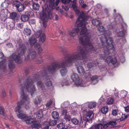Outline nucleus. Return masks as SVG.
I'll use <instances>...</instances> for the list:
<instances>
[{
    "instance_id": "f257e3e1",
    "label": "nucleus",
    "mask_w": 129,
    "mask_h": 129,
    "mask_svg": "<svg viewBox=\"0 0 129 129\" xmlns=\"http://www.w3.org/2000/svg\"><path fill=\"white\" fill-rule=\"evenodd\" d=\"M84 15L83 12H80V15L77 19L76 24L78 27L74 28L69 30L68 34L72 37H74L78 34L79 31L78 27H81L80 34L81 37L79 39V42L82 44V45L79 46L77 48V51L79 52H76L77 54H79L82 57L89 54V53L94 50V48L90 43V36L89 34L86 32V28L85 25L86 23L84 18Z\"/></svg>"
},
{
    "instance_id": "f03ea898",
    "label": "nucleus",
    "mask_w": 129,
    "mask_h": 129,
    "mask_svg": "<svg viewBox=\"0 0 129 129\" xmlns=\"http://www.w3.org/2000/svg\"><path fill=\"white\" fill-rule=\"evenodd\" d=\"M34 81L31 79H27L23 84L20 86V94L22 100L21 101L19 102L17 104V106L15 109L16 112H18L19 113L17 115L18 117L21 119L22 120L26 121L27 124L32 123L35 121L34 119H31L30 116H26L24 114H23L22 110H21V106L24 103V104H27L25 106V108L27 109L29 108V99L28 95L25 94L27 92L30 93L31 95L33 96V94L35 91V86L33 83Z\"/></svg>"
},
{
    "instance_id": "7ed1b4c3",
    "label": "nucleus",
    "mask_w": 129,
    "mask_h": 129,
    "mask_svg": "<svg viewBox=\"0 0 129 129\" xmlns=\"http://www.w3.org/2000/svg\"><path fill=\"white\" fill-rule=\"evenodd\" d=\"M77 53H74L70 57H66L62 61L52 66L49 67L48 69L49 72L52 73L58 69H61L60 72L61 75L63 76L65 75L67 72V70L65 68L66 66H68L69 64L74 62L77 60H82L84 62L86 59L87 57L85 56H85L82 57L79 54H77Z\"/></svg>"
},
{
    "instance_id": "20e7f679",
    "label": "nucleus",
    "mask_w": 129,
    "mask_h": 129,
    "mask_svg": "<svg viewBox=\"0 0 129 129\" xmlns=\"http://www.w3.org/2000/svg\"><path fill=\"white\" fill-rule=\"evenodd\" d=\"M98 29L100 33H102V36L100 37V39L102 44V47L104 48L103 51L105 55H108L113 52L115 50L112 44L113 40L108 35L107 31L105 30L103 26H100L98 27Z\"/></svg>"
},
{
    "instance_id": "39448f33",
    "label": "nucleus",
    "mask_w": 129,
    "mask_h": 129,
    "mask_svg": "<svg viewBox=\"0 0 129 129\" xmlns=\"http://www.w3.org/2000/svg\"><path fill=\"white\" fill-rule=\"evenodd\" d=\"M71 78L74 82L75 85L78 87H86L88 86L91 83L90 81H87V78L86 79L85 83H83L82 80L79 79L78 75L76 73H73L71 76Z\"/></svg>"
},
{
    "instance_id": "423d86ee",
    "label": "nucleus",
    "mask_w": 129,
    "mask_h": 129,
    "mask_svg": "<svg viewBox=\"0 0 129 129\" xmlns=\"http://www.w3.org/2000/svg\"><path fill=\"white\" fill-rule=\"evenodd\" d=\"M20 55L17 56L16 55H13L11 56L9 59V67L10 68H13L14 67L13 61L14 60L17 63H20L22 61L20 57Z\"/></svg>"
},
{
    "instance_id": "0eeeda50",
    "label": "nucleus",
    "mask_w": 129,
    "mask_h": 129,
    "mask_svg": "<svg viewBox=\"0 0 129 129\" xmlns=\"http://www.w3.org/2000/svg\"><path fill=\"white\" fill-rule=\"evenodd\" d=\"M59 1V0H50L49 6L47 5V8H45V12L48 13V9L50 10L51 6L52 9H54L55 6L58 5Z\"/></svg>"
},
{
    "instance_id": "6e6552de",
    "label": "nucleus",
    "mask_w": 129,
    "mask_h": 129,
    "mask_svg": "<svg viewBox=\"0 0 129 129\" xmlns=\"http://www.w3.org/2000/svg\"><path fill=\"white\" fill-rule=\"evenodd\" d=\"M126 24L123 23L122 25L120 26V28L119 29V32L117 33L118 36L119 37L123 36L126 32Z\"/></svg>"
},
{
    "instance_id": "1a4fd4ad",
    "label": "nucleus",
    "mask_w": 129,
    "mask_h": 129,
    "mask_svg": "<svg viewBox=\"0 0 129 129\" xmlns=\"http://www.w3.org/2000/svg\"><path fill=\"white\" fill-rule=\"evenodd\" d=\"M75 64L78 73H79L85 75L86 74L84 69L82 66L81 63L80 62H77Z\"/></svg>"
},
{
    "instance_id": "9d476101",
    "label": "nucleus",
    "mask_w": 129,
    "mask_h": 129,
    "mask_svg": "<svg viewBox=\"0 0 129 129\" xmlns=\"http://www.w3.org/2000/svg\"><path fill=\"white\" fill-rule=\"evenodd\" d=\"M27 53H28V55L26 58V59H29L30 60H32L36 58V52L32 49H29Z\"/></svg>"
},
{
    "instance_id": "9b49d317",
    "label": "nucleus",
    "mask_w": 129,
    "mask_h": 129,
    "mask_svg": "<svg viewBox=\"0 0 129 129\" xmlns=\"http://www.w3.org/2000/svg\"><path fill=\"white\" fill-rule=\"evenodd\" d=\"M103 59L105 60L106 62L108 63H111L113 64H115L117 61L115 58L113 59L110 56L104 57Z\"/></svg>"
},
{
    "instance_id": "f8f14e48",
    "label": "nucleus",
    "mask_w": 129,
    "mask_h": 129,
    "mask_svg": "<svg viewBox=\"0 0 129 129\" xmlns=\"http://www.w3.org/2000/svg\"><path fill=\"white\" fill-rule=\"evenodd\" d=\"M30 12H27L25 14L21 15L20 17L21 20L24 22L27 21L30 16Z\"/></svg>"
},
{
    "instance_id": "ddd939ff",
    "label": "nucleus",
    "mask_w": 129,
    "mask_h": 129,
    "mask_svg": "<svg viewBox=\"0 0 129 129\" xmlns=\"http://www.w3.org/2000/svg\"><path fill=\"white\" fill-rule=\"evenodd\" d=\"M95 127V129H102L106 128L109 126V124L108 123L103 124H99L97 125H94Z\"/></svg>"
},
{
    "instance_id": "4468645a",
    "label": "nucleus",
    "mask_w": 129,
    "mask_h": 129,
    "mask_svg": "<svg viewBox=\"0 0 129 129\" xmlns=\"http://www.w3.org/2000/svg\"><path fill=\"white\" fill-rule=\"evenodd\" d=\"M75 1H76V0ZM75 1L73 2H71L73 3V4H70L69 6L71 7H72L73 9L75 11L76 14L78 15L80 12V10L78 9H77L76 3L74 2Z\"/></svg>"
},
{
    "instance_id": "2eb2a0df",
    "label": "nucleus",
    "mask_w": 129,
    "mask_h": 129,
    "mask_svg": "<svg viewBox=\"0 0 129 129\" xmlns=\"http://www.w3.org/2000/svg\"><path fill=\"white\" fill-rule=\"evenodd\" d=\"M0 69L1 70V71L3 72H4L6 71L5 60H3L0 62Z\"/></svg>"
},
{
    "instance_id": "dca6fc26",
    "label": "nucleus",
    "mask_w": 129,
    "mask_h": 129,
    "mask_svg": "<svg viewBox=\"0 0 129 129\" xmlns=\"http://www.w3.org/2000/svg\"><path fill=\"white\" fill-rule=\"evenodd\" d=\"M41 19L43 21V24L45 28L46 27V24L44 23L47 20V14L46 13L41 14H40Z\"/></svg>"
},
{
    "instance_id": "f3484780",
    "label": "nucleus",
    "mask_w": 129,
    "mask_h": 129,
    "mask_svg": "<svg viewBox=\"0 0 129 129\" xmlns=\"http://www.w3.org/2000/svg\"><path fill=\"white\" fill-rule=\"evenodd\" d=\"M28 42L31 46L35 45L36 43L37 40L33 37L31 36L29 38Z\"/></svg>"
},
{
    "instance_id": "a211bd4d",
    "label": "nucleus",
    "mask_w": 129,
    "mask_h": 129,
    "mask_svg": "<svg viewBox=\"0 0 129 129\" xmlns=\"http://www.w3.org/2000/svg\"><path fill=\"white\" fill-rule=\"evenodd\" d=\"M31 119H34L35 120V121L34 122H33L32 123H32L33 124L31 125V127H32L34 128H38V127H40V125L39 124L37 123H36V121L35 118H31Z\"/></svg>"
},
{
    "instance_id": "6ab92c4d",
    "label": "nucleus",
    "mask_w": 129,
    "mask_h": 129,
    "mask_svg": "<svg viewBox=\"0 0 129 129\" xmlns=\"http://www.w3.org/2000/svg\"><path fill=\"white\" fill-rule=\"evenodd\" d=\"M98 77L96 76H92L91 79V84H94L98 82Z\"/></svg>"
},
{
    "instance_id": "aec40b11",
    "label": "nucleus",
    "mask_w": 129,
    "mask_h": 129,
    "mask_svg": "<svg viewBox=\"0 0 129 129\" xmlns=\"http://www.w3.org/2000/svg\"><path fill=\"white\" fill-rule=\"evenodd\" d=\"M23 33L25 35L28 36L31 34V31L30 29L29 28H25L23 31Z\"/></svg>"
},
{
    "instance_id": "412c9836",
    "label": "nucleus",
    "mask_w": 129,
    "mask_h": 129,
    "mask_svg": "<svg viewBox=\"0 0 129 129\" xmlns=\"http://www.w3.org/2000/svg\"><path fill=\"white\" fill-rule=\"evenodd\" d=\"M93 113V112L90 110L87 111L86 112H83L84 116L88 117H90Z\"/></svg>"
},
{
    "instance_id": "4be33fe9",
    "label": "nucleus",
    "mask_w": 129,
    "mask_h": 129,
    "mask_svg": "<svg viewBox=\"0 0 129 129\" xmlns=\"http://www.w3.org/2000/svg\"><path fill=\"white\" fill-rule=\"evenodd\" d=\"M25 7L24 4L21 3L17 8V9L19 12H21L23 11Z\"/></svg>"
},
{
    "instance_id": "5701e85b",
    "label": "nucleus",
    "mask_w": 129,
    "mask_h": 129,
    "mask_svg": "<svg viewBox=\"0 0 129 129\" xmlns=\"http://www.w3.org/2000/svg\"><path fill=\"white\" fill-rule=\"evenodd\" d=\"M92 23L93 25L96 26H98L101 24L100 22L96 19L92 20Z\"/></svg>"
},
{
    "instance_id": "b1692460",
    "label": "nucleus",
    "mask_w": 129,
    "mask_h": 129,
    "mask_svg": "<svg viewBox=\"0 0 129 129\" xmlns=\"http://www.w3.org/2000/svg\"><path fill=\"white\" fill-rule=\"evenodd\" d=\"M21 49L20 53L21 55H23L26 51V47L24 45H22L21 47Z\"/></svg>"
},
{
    "instance_id": "393cba45",
    "label": "nucleus",
    "mask_w": 129,
    "mask_h": 129,
    "mask_svg": "<svg viewBox=\"0 0 129 129\" xmlns=\"http://www.w3.org/2000/svg\"><path fill=\"white\" fill-rule=\"evenodd\" d=\"M108 111V108L107 106H105L102 107L101 109V111L102 113L105 114Z\"/></svg>"
},
{
    "instance_id": "a878e982",
    "label": "nucleus",
    "mask_w": 129,
    "mask_h": 129,
    "mask_svg": "<svg viewBox=\"0 0 129 129\" xmlns=\"http://www.w3.org/2000/svg\"><path fill=\"white\" fill-rule=\"evenodd\" d=\"M43 116V114L42 110L38 111L36 114V117L38 119H40Z\"/></svg>"
},
{
    "instance_id": "bb28decb",
    "label": "nucleus",
    "mask_w": 129,
    "mask_h": 129,
    "mask_svg": "<svg viewBox=\"0 0 129 129\" xmlns=\"http://www.w3.org/2000/svg\"><path fill=\"white\" fill-rule=\"evenodd\" d=\"M58 113L56 111H54L52 113V116L54 119H56L59 117Z\"/></svg>"
},
{
    "instance_id": "cd10ccee",
    "label": "nucleus",
    "mask_w": 129,
    "mask_h": 129,
    "mask_svg": "<svg viewBox=\"0 0 129 129\" xmlns=\"http://www.w3.org/2000/svg\"><path fill=\"white\" fill-rule=\"evenodd\" d=\"M88 107L90 109H92L94 108L96 106L95 102H90L89 103Z\"/></svg>"
},
{
    "instance_id": "c85d7f7f",
    "label": "nucleus",
    "mask_w": 129,
    "mask_h": 129,
    "mask_svg": "<svg viewBox=\"0 0 129 129\" xmlns=\"http://www.w3.org/2000/svg\"><path fill=\"white\" fill-rule=\"evenodd\" d=\"M35 48L36 49L38 50V52L40 53L42 51V50L41 48L40 45L39 44H37L35 46Z\"/></svg>"
},
{
    "instance_id": "c756f323",
    "label": "nucleus",
    "mask_w": 129,
    "mask_h": 129,
    "mask_svg": "<svg viewBox=\"0 0 129 129\" xmlns=\"http://www.w3.org/2000/svg\"><path fill=\"white\" fill-rule=\"evenodd\" d=\"M71 121L75 125H77L79 123V121L75 118H73L71 119Z\"/></svg>"
},
{
    "instance_id": "7c9ffc66",
    "label": "nucleus",
    "mask_w": 129,
    "mask_h": 129,
    "mask_svg": "<svg viewBox=\"0 0 129 129\" xmlns=\"http://www.w3.org/2000/svg\"><path fill=\"white\" fill-rule=\"evenodd\" d=\"M56 123V122L55 120H50L49 121L48 124L51 126H54Z\"/></svg>"
},
{
    "instance_id": "2f4dec72",
    "label": "nucleus",
    "mask_w": 129,
    "mask_h": 129,
    "mask_svg": "<svg viewBox=\"0 0 129 129\" xmlns=\"http://www.w3.org/2000/svg\"><path fill=\"white\" fill-rule=\"evenodd\" d=\"M20 4L21 3L17 1H15L13 2V6L17 8Z\"/></svg>"
},
{
    "instance_id": "473e14b6",
    "label": "nucleus",
    "mask_w": 129,
    "mask_h": 129,
    "mask_svg": "<svg viewBox=\"0 0 129 129\" xmlns=\"http://www.w3.org/2000/svg\"><path fill=\"white\" fill-rule=\"evenodd\" d=\"M69 103L67 101L62 103L61 105V107L62 108L67 107L69 106Z\"/></svg>"
},
{
    "instance_id": "72a5a7b5",
    "label": "nucleus",
    "mask_w": 129,
    "mask_h": 129,
    "mask_svg": "<svg viewBox=\"0 0 129 129\" xmlns=\"http://www.w3.org/2000/svg\"><path fill=\"white\" fill-rule=\"evenodd\" d=\"M33 8L35 10H38L40 7V6L38 4L34 3L33 5Z\"/></svg>"
},
{
    "instance_id": "f704fd0d",
    "label": "nucleus",
    "mask_w": 129,
    "mask_h": 129,
    "mask_svg": "<svg viewBox=\"0 0 129 129\" xmlns=\"http://www.w3.org/2000/svg\"><path fill=\"white\" fill-rule=\"evenodd\" d=\"M17 14L15 12H13L10 14V17L13 19H15L17 17Z\"/></svg>"
},
{
    "instance_id": "c9c22d12",
    "label": "nucleus",
    "mask_w": 129,
    "mask_h": 129,
    "mask_svg": "<svg viewBox=\"0 0 129 129\" xmlns=\"http://www.w3.org/2000/svg\"><path fill=\"white\" fill-rule=\"evenodd\" d=\"M41 101V100L39 98H37L34 101V104L37 106L38 104H40Z\"/></svg>"
},
{
    "instance_id": "e433bc0d",
    "label": "nucleus",
    "mask_w": 129,
    "mask_h": 129,
    "mask_svg": "<svg viewBox=\"0 0 129 129\" xmlns=\"http://www.w3.org/2000/svg\"><path fill=\"white\" fill-rule=\"evenodd\" d=\"M113 102V98H110L107 99V103L108 104H112Z\"/></svg>"
},
{
    "instance_id": "4c0bfd02",
    "label": "nucleus",
    "mask_w": 129,
    "mask_h": 129,
    "mask_svg": "<svg viewBox=\"0 0 129 129\" xmlns=\"http://www.w3.org/2000/svg\"><path fill=\"white\" fill-rule=\"evenodd\" d=\"M64 4H68L70 2H73L75 0H60Z\"/></svg>"
},
{
    "instance_id": "58836bf2",
    "label": "nucleus",
    "mask_w": 129,
    "mask_h": 129,
    "mask_svg": "<svg viewBox=\"0 0 129 129\" xmlns=\"http://www.w3.org/2000/svg\"><path fill=\"white\" fill-rule=\"evenodd\" d=\"M77 108L75 107L74 109L73 108L72 111L71 112V114L73 115H76L78 111L77 110Z\"/></svg>"
},
{
    "instance_id": "ea45409f",
    "label": "nucleus",
    "mask_w": 129,
    "mask_h": 129,
    "mask_svg": "<svg viewBox=\"0 0 129 129\" xmlns=\"http://www.w3.org/2000/svg\"><path fill=\"white\" fill-rule=\"evenodd\" d=\"M57 127L59 129H62L64 127V124L62 123H60L57 125Z\"/></svg>"
},
{
    "instance_id": "a19ab883",
    "label": "nucleus",
    "mask_w": 129,
    "mask_h": 129,
    "mask_svg": "<svg viewBox=\"0 0 129 129\" xmlns=\"http://www.w3.org/2000/svg\"><path fill=\"white\" fill-rule=\"evenodd\" d=\"M122 114L121 116V118H120L119 119L120 120L122 121L123 120L126 119L127 117V115L123 114L122 113H121Z\"/></svg>"
},
{
    "instance_id": "79ce46f5",
    "label": "nucleus",
    "mask_w": 129,
    "mask_h": 129,
    "mask_svg": "<svg viewBox=\"0 0 129 129\" xmlns=\"http://www.w3.org/2000/svg\"><path fill=\"white\" fill-rule=\"evenodd\" d=\"M82 111L83 113L85 112H86L87 110V107L85 105H83L82 106Z\"/></svg>"
},
{
    "instance_id": "37998d69",
    "label": "nucleus",
    "mask_w": 129,
    "mask_h": 129,
    "mask_svg": "<svg viewBox=\"0 0 129 129\" xmlns=\"http://www.w3.org/2000/svg\"><path fill=\"white\" fill-rule=\"evenodd\" d=\"M52 84L50 80L48 79L46 83V85L47 86H50L52 85Z\"/></svg>"
},
{
    "instance_id": "c03bdc74",
    "label": "nucleus",
    "mask_w": 129,
    "mask_h": 129,
    "mask_svg": "<svg viewBox=\"0 0 129 129\" xmlns=\"http://www.w3.org/2000/svg\"><path fill=\"white\" fill-rule=\"evenodd\" d=\"M42 34V31L41 30H39L37 31L36 33V36L37 38L39 37Z\"/></svg>"
},
{
    "instance_id": "a18cd8bd",
    "label": "nucleus",
    "mask_w": 129,
    "mask_h": 129,
    "mask_svg": "<svg viewBox=\"0 0 129 129\" xmlns=\"http://www.w3.org/2000/svg\"><path fill=\"white\" fill-rule=\"evenodd\" d=\"M118 110V109H114L113 110L112 114L114 116H116L117 115Z\"/></svg>"
},
{
    "instance_id": "49530a36",
    "label": "nucleus",
    "mask_w": 129,
    "mask_h": 129,
    "mask_svg": "<svg viewBox=\"0 0 129 129\" xmlns=\"http://www.w3.org/2000/svg\"><path fill=\"white\" fill-rule=\"evenodd\" d=\"M45 39V34H43L42 36L41 37L40 41L42 42H44Z\"/></svg>"
},
{
    "instance_id": "de8ad7c7",
    "label": "nucleus",
    "mask_w": 129,
    "mask_h": 129,
    "mask_svg": "<svg viewBox=\"0 0 129 129\" xmlns=\"http://www.w3.org/2000/svg\"><path fill=\"white\" fill-rule=\"evenodd\" d=\"M109 124V125H110L112 126H114L116 125L117 123L115 121H110L109 123H107Z\"/></svg>"
},
{
    "instance_id": "09e8293b",
    "label": "nucleus",
    "mask_w": 129,
    "mask_h": 129,
    "mask_svg": "<svg viewBox=\"0 0 129 129\" xmlns=\"http://www.w3.org/2000/svg\"><path fill=\"white\" fill-rule=\"evenodd\" d=\"M71 117L70 115L66 114L64 116V119L67 121H70V120Z\"/></svg>"
},
{
    "instance_id": "8fccbe9b",
    "label": "nucleus",
    "mask_w": 129,
    "mask_h": 129,
    "mask_svg": "<svg viewBox=\"0 0 129 129\" xmlns=\"http://www.w3.org/2000/svg\"><path fill=\"white\" fill-rule=\"evenodd\" d=\"M127 93L126 91L123 90L121 91V95L122 96V97L123 98L126 96Z\"/></svg>"
},
{
    "instance_id": "3c124183",
    "label": "nucleus",
    "mask_w": 129,
    "mask_h": 129,
    "mask_svg": "<svg viewBox=\"0 0 129 129\" xmlns=\"http://www.w3.org/2000/svg\"><path fill=\"white\" fill-rule=\"evenodd\" d=\"M37 85L38 87H41L43 89L44 88L41 82L40 81H38L37 83Z\"/></svg>"
},
{
    "instance_id": "603ef678",
    "label": "nucleus",
    "mask_w": 129,
    "mask_h": 129,
    "mask_svg": "<svg viewBox=\"0 0 129 129\" xmlns=\"http://www.w3.org/2000/svg\"><path fill=\"white\" fill-rule=\"evenodd\" d=\"M29 22L30 24L33 25L36 24V21L35 19H31L29 20Z\"/></svg>"
},
{
    "instance_id": "864d4df0",
    "label": "nucleus",
    "mask_w": 129,
    "mask_h": 129,
    "mask_svg": "<svg viewBox=\"0 0 129 129\" xmlns=\"http://www.w3.org/2000/svg\"><path fill=\"white\" fill-rule=\"evenodd\" d=\"M17 26L19 28L21 29L23 28V25L21 23H19L17 24Z\"/></svg>"
},
{
    "instance_id": "5fc2aeb1",
    "label": "nucleus",
    "mask_w": 129,
    "mask_h": 129,
    "mask_svg": "<svg viewBox=\"0 0 129 129\" xmlns=\"http://www.w3.org/2000/svg\"><path fill=\"white\" fill-rule=\"evenodd\" d=\"M0 114L3 116H4V109L2 107H0Z\"/></svg>"
},
{
    "instance_id": "6e6d98bb",
    "label": "nucleus",
    "mask_w": 129,
    "mask_h": 129,
    "mask_svg": "<svg viewBox=\"0 0 129 129\" xmlns=\"http://www.w3.org/2000/svg\"><path fill=\"white\" fill-rule=\"evenodd\" d=\"M52 101L50 100L46 104V106L47 107H49L52 104Z\"/></svg>"
},
{
    "instance_id": "4d7b16f0",
    "label": "nucleus",
    "mask_w": 129,
    "mask_h": 129,
    "mask_svg": "<svg viewBox=\"0 0 129 129\" xmlns=\"http://www.w3.org/2000/svg\"><path fill=\"white\" fill-rule=\"evenodd\" d=\"M13 0H5L4 3H7L8 4L11 3Z\"/></svg>"
},
{
    "instance_id": "13d9d810",
    "label": "nucleus",
    "mask_w": 129,
    "mask_h": 129,
    "mask_svg": "<svg viewBox=\"0 0 129 129\" xmlns=\"http://www.w3.org/2000/svg\"><path fill=\"white\" fill-rule=\"evenodd\" d=\"M62 8L66 11L69 10V8L67 5H65L64 6L62 5Z\"/></svg>"
},
{
    "instance_id": "bf43d9fd",
    "label": "nucleus",
    "mask_w": 129,
    "mask_h": 129,
    "mask_svg": "<svg viewBox=\"0 0 129 129\" xmlns=\"http://www.w3.org/2000/svg\"><path fill=\"white\" fill-rule=\"evenodd\" d=\"M125 110L126 112H129V106L124 107Z\"/></svg>"
},
{
    "instance_id": "052dcab7",
    "label": "nucleus",
    "mask_w": 129,
    "mask_h": 129,
    "mask_svg": "<svg viewBox=\"0 0 129 129\" xmlns=\"http://www.w3.org/2000/svg\"><path fill=\"white\" fill-rule=\"evenodd\" d=\"M120 61L122 63H123L125 61V59L123 56H122L121 58Z\"/></svg>"
},
{
    "instance_id": "680f3d73",
    "label": "nucleus",
    "mask_w": 129,
    "mask_h": 129,
    "mask_svg": "<svg viewBox=\"0 0 129 129\" xmlns=\"http://www.w3.org/2000/svg\"><path fill=\"white\" fill-rule=\"evenodd\" d=\"M62 113L63 114H66L67 113V111L66 109H63L62 111Z\"/></svg>"
},
{
    "instance_id": "e2e57ef3",
    "label": "nucleus",
    "mask_w": 129,
    "mask_h": 129,
    "mask_svg": "<svg viewBox=\"0 0 129 129\" xmlns=\"http://www.w3.org/2000/svg\"><path fill=\"white\" fill-rule=\"evenodd\" d=\"M81 6V7L82 8H86L87 6L86 5V4H84V3L83 4H82V5Z\"/></svg>"
},
{
    "instance_id": "0e129e2a",
    "label": "nucleus",
    "mask_w": 129,
    "mask_h": 129,
    "mask_svg": "<svg viewBox=\"0 0 129 129\" xmlns=\"http://www.w3.org/2000/svg\"><path fill=\"white\" fill-rule=\"evenodd\" d=\"M63 83H61L62 86H63L64 85H66L67 84V82L66 81H64L62 82Z\"/></svg>"
},
{
    "instance_id": "69168bd1",
    "label": "nucleus",
    "mask_w": 129,
    "mask_h": 129,
    "mask_svg": "<svg viewBox=\"0 0 129 129\" xmlns=\"http://www.w3.org/2000/svg\"><path fill=\"white\" fill-rule=\"evenodd\" d=\"M87 66L88 68H91L92 66L91 63H88L87 64Z\"/></svg>"
},
{
    "instance_id": "338daca9",
    "label": "nucleus",
    "mask_w": 129,
    "mask_h": 129,
    "mask_svg": "<svg viewBox=\"0 0 129 129\" xmlns=\"http://www.w3.org/2000/svg\"><path fill=\"white\" fill-rule=\"evenodd\" d=\"M4 57L3 54L2 52H0V58L2 59Z\"/></svg>"
},
{
    "instance_id": "774afa93",
    "label": "nucleus",
    "mask_w": 129,
    "mask_h": 129,
    "mask_svg": "<svg viewBox=\"0 0 129 129\" xmlns=\"http://www.w3.org/2000/svg\"><path fill=\"white\" fill-rule=\"evenodd\" d=\"M83 120L84 121V123H85L86 121L88 120L85 117H83Z\"/></svg>"
}]
</instances>
